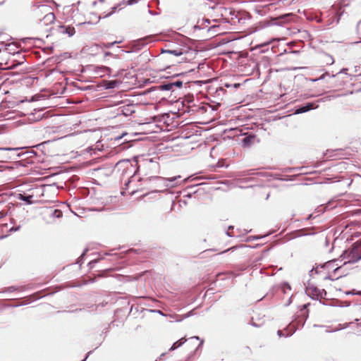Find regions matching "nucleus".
Here are the masks:
<instances>
[{
  "instance_id": "obj_21",
  "label": "nucleus",
  "mask_w": 361,
  "mask_h": 361,
  "mask_svg": "<svg viewBox=\"0 0 361 361\" xmlns=\"http://www.w3.org/2000/svg\"><path fill=\"white\" fill-rule=\"evenodd\" d=\"M44 18L50 21H53L54 19V15L53 13H49L47 15H46Z\"/></svg>"
},
{
  "instance_id": "obj_12",
  "label": "nucleus",
  "mask_w": 361,
  "mask_h": 361,
  "mask_svg": "<svg viewBox=\"0 0 361 361\" xmlns=\"http://www.w3.org/2000/svg\"><path fill=\"white\" fill-rule=\"evenodd\" d=\"M26 290H27V289L25 286H18V287L11 286V287H8L6 290V291L9 292V293H12V292H15V291L23 292V291H26Z\"/></svg>"
},
{
  "instance_id": "obj_20",
  "label": "nucleus",
  "mask_w": 361,
  "mask_h": 361,
  "mask_svg": "<svg viewBox=\"0 0 361 361\" xmlns=\"http://www.w3.org/2000/svg\"><path fill=\"white\" fill-rule=\"evenodd\" d=\"M346 327H348V324H344V325H341V324H340V325H339V328L336 329H334V330H328V329H327V330H326V332H336V331H338V330L343 329H345V328H346Z\"/></svg>"
},
{
  "instance_id": "obj_28",
  "label": "nucleus",
  "mask_w": 361,
  "mask_h": 361,
  "mask_svg": "<svg viewBox=\"0 0 361 361\" xmlns=\"http://www.w3.org/2000/svg\"><path fill=\"white\" fill-rule=\"evenodd\" d=\"M103 69H104L105 71H106V72H110V71H111L110 68H107V67H104V68H103Z\"/></svg>"
},
{
  "instance_id": "obj_27",
  "label": "nucleus",
  "mask_w": 361,
  "mask_h": 361,
  "mask_svg": "<svg viewBox=\"0 0 361 361\" xmlns=\"http://www.w3.org/2000/svg\"><path fill=\"white\" fill-rule=\"evenodd\" d=\"M91 353H92V351L88 352L87 354L86 355L85 357L82 361H85Z\"/></svg>"
},
{
  "instance_id": "obj_10",
  "label": "nucleus",
  "mask_w": 361,
  "mask_h": 361,
  "mask_svg": "<svg viewBox=\"0 0 361 361\" xmlns=\"http://www.w3.org/2000/svg\"><path fill=\"white\" fill-rule=\"evenodd\" d=\"M351 254L353 255V257H356L357 259H361V244L357 246H355L352 250Z\"/></svg>"
},
{
  "instance_id": "obj_5",
  "label": "nucleus",
  "mask_w": 361,
  "mask_h": 361,
  "mask_svg": "<svg viewBox=\"0 0 361 361\" xmlns=\"http://www.w3.org/2000/svg\"><path fill=\"white\" fill-rule=\"evenodd\" d=\"M292 16H293V14L291 13L282 14V15L279 16V17L272 18L271 20L276 21L275 24L281 25L283 23L288 22L289 20V18Z\"/></svg>"
},
{
  "instance_id": "obj_31",
  "label": "nucleus",
  "mask_w": 361,
  "mask_h": 361,
  "mask_svg": "<svg viewBox=\"0 0 361 361\" xmlns=\"http://www.w3.org/2000/svg\"><path fill=\"white\" fill-rule=\"evenodd\" d=\"M188 109L187 111H188V112H190V111H195V110H193V109L190 110V106L188 107Z\"/></svg>"
},
{
  "instance_id": "obj_24",
  "label": "nucleus",
  "mask_w": 361,
  "mask_h": 361,
  "mask_svg": "<svg viewBox=\"0 0 361 361\" xmlns=\"http://www.w3.org/2000/svg\"><path fill=\"white\" fill-rule=\"evenodd\" d=\"M338 78V75H332L331 79L334 80V82H332V83H334L337 80Z\"/></svg>"
},
{
  "instance_id": "obj_32",
  "label": "nucleus",
  "mask_w": 361,
  "mask_h": 361,
  "mask_svg": "<svg viewBox=\"0 0 361 361\" xmlns=\"http://www.w3.org/2000/svg\"><path fill=\"white\" fill-rule=\"evenodd\" d=\"M58 290H52L51 292H49V293H51V294H54V293H56Z\"/></svg>"
},
{
  "instance_id": "obj_3",
  "label": "nucleus",
  "mask_w": 361,
  "mask_h": 361,
  "mask_svg": "<svg viewBox=\"0 0 361 361\" xmlns=\"http://www.w3.org/2000/svg\"><path fill=\"white\" fill-rule=\"evenodd\" d=\"M309 305L310 303L305 304L302 305V308L300 309V311L302 312L300 315H298L297 318H295V322H297L298 326L302 327L305 325L309 315V311L306 310Z\"/></svg>"
},
{
  "instance_id": "obj_33",
  "label": "nucleus",
  "mask_w": 361,
  "mask_h": 361,
  "mask_svg": "<svg viewBox=\"0 0 361 361\" xmlns=\"http://www.w3.org/2000/svg\"><path fill=\"white\" fill-rule=\"evenodd\" d=\"M345 293L350 294V293H354L350 291V290H349V291L345 292Z\"/></svg>"
},
{
  "instance_id": "obj_41",
  "label": "nucleus",
  "mask_w": 361,
  "mask_h": 361,
  "mask_svg": "<svg viewBox=\"0 0 361 361\" xmlns=\"http://www.w3.org/2000/svg\"><path fill=\"white\" fill-rule=\"evenodd\" d=\"M339 268L335 269V271H338Z\"/></svg>"
},
{
  "instance_id": "obj_25",
  "label": "nucleus",
  "mask_w": 361,
  "mask_h": 361,
  "mask_svg": "<svg viewBox=\"0 0 361 361\" xmlns=\"http://www.w3.org/2000/svg\"><path fill=\"white\" fill-rule=\"evenodd\" d=\"M292 302V297H290L288 300V303L285 304L284 306H288Z\"/></svg>"
},
{
  "instance_id": "obj_26",
  "label": "nucleus",
  "mask_w": 361,
  "mask_h": 361,
  "mask_svg": "<svg viewBox=\"0 0 361 361\" xmlns=\"http://www.w3.org/2000/svg\"><path fill=\"white\" fill-rule=\"evenodd\" d=\"M314 327H321V328H324V327H326V326L324 325H318V324H314L313 325Z\"/></svg>"
},
{
  "instance_id": "obj_35",
  "label": "nucleus",
  "mask_w": 361,
  "mask_h": 361,
  "mask_svg": "<svg viewBox=\"0 0 361 361\" xmlns=\"http://www.w3.org/2000/svg\"><path fill=\"white\" fill-rule=\"evenodd\" d=\"M92 2L93 4H95L96 2H97V0H92Z\"/></svg>"
},
{
  "instance_id": "obj_30",
  "label": "nucleus",
  "mask_w": 361,
  "mask_h": 361,
  "mask_svg": "<svg viewBox=\"0 0 361 361\" xmlns=\"http://www.w3.org/2000/svg\"><path fill=\"white\" fill-rule=\"evenodd\" d=\"M239 86H240L239 83H235V84L233 85V87H235V88L238 87Z\"/></svg>"
},
{
  "instance_id": "obj_43",
  "label": "nucleus",
  "mask_w": 361,
  "mask_h": 361,
  "mask_svg": "<svg viewBox=\"0 0 361 361\" xmlns=\"http://www.w3.org/2000/svg\"><path fill=\"white\" fill-rule=\"evenodd\" d=\"M164 355H165V353H162V354L161 355V356H164Z\"/></svg>"
},
{
  "instance_id": "obj_1",
  "label": "nucleus",
  "mask_w": 361,
  "mask_h": 361,
  "mask_svg": "<svg viewBox=\"0 0 361 361\" xmlns=\"http://www.w3.org/2000/svg\"><path fill=\"white\" fill-rule=\"evenodd\" d=\"M310 298L314 300H319L320 303L324 305H328L331 307H348L350 305L348 302H341L335 299H328L323 298V295H307Z\"/></svg>"
},
{
  "instance_id": "obj_38",
  "label": "nucleus",
  "mask_w": 361,
  "mask_h": 361,
  "mask_svg": "<svg viewBox=\"0 0 361 361\" xmlns=\"http://www.w3.org/2000/svg\"><path fill=\"white\" fill-rule=\"evenodd\" d=\"M225 86H226V87H231V85H228V84H226V85H225Z\"/></svg>"
},
{
  "instance_id": "obj_42",
  "label": "nucleus",
  "mask_w": 361,
  "mask_h": 361,
  "mask_svg": "<svg viewBox=\"0 0 361 361\" xmlns=\"http://www.w3.org/2000/svg\"><path fill=\"white\" fill-rule=\"evenodd\" d=\"M252 325L257 326V325L255 323H252Z\"/></svg>"
},
{
  "instance_id": "obj_44",
  "label": "nucleus",
  "mask_w": 361,
  "mask_h": 361,
  "mask_svg": "<svg viewBox=\"0 0 361 361\" xmlns=\"http://www.w3.org/2000/svg\"><path fill=\"white\" fill-rule=\"evenodd\" d=\"M99 1H102V2L104 1V0H99Z\"/></svg>"
},
{
  "instance_id": "obj_17",
  "label": "nucleus",
  "mask_w": 361,
  "mask_h": 361,
  "mask_svg": "<svg viewBox=\"0 0 361 361\" xmlns=\"http://www.w3.org/2000/svg\"><path fill=\"white\" fill-rule=\"evenodd\" d=\"M189 339L190 340H194L195 339L196 341H200V343L198 344V345L196 347L195 350H198L199 348L200 347H202V345L204 343V340L203 339H200V338L199 336H192Z\"/></svg>"
},
{
  "instance_id": "obj_14",
  "label": "nucleus",
  "mask_w": 361,
  "mask_h": 361,
  "mask_svg": "<svg viewBox=\"0 0 361 361\" xmlns=\"http://www.w3.org/2000/svg\"><path fill=\"white\" fill-rule=\"evenodd\" d=\"M314 108V104H308L297 110L298 113H304Z\"/></svg>"
},
{
  "instance_id": "obj_19",
  "label": "nucleus",
  "mask_w": 361,
  "mask_h": 361,
  "mask_svg": "<svg viewBox=\"0 0 361 361\" xmlns=\"http://www.w3.org/2000/svg\"><path fill=\"white\" fill-rule=\"evenodd\" d=\"M52 215L56 218H60L62 216V212L59 209H54Z\"/></svg>"
},
{
  "instance_id": "obj_16",
  "label": "nucleus",
  "mask_w": 361,
  "mask_h": 361,
  "mask_svg": "<svg viewBox=\"0 0 361 361\" xmlns=\"http://www.w3.org/2000/svg\"><path fill=\"white\" fill-rule=\"evenodd\" d=\"M32 198H33L32 195L26 196L25 195L19 194V199L20 200L26 201V202H27L29 203H32V200H31Z\"/></svg>"
},
{
  "instance_id": "obj_11",
  "label": "nucleus",
  "mask_w": 361,
  "mask_h": 361,
  "mask_svg": "<svg viewBox=\"0 0 361 361\" xmlns=\"http://www.w3.org/2000/svg\"><path fill=\"white\" fill-rule=\"evenodd\" d=\"M351 254L353 255V257H356L357 259H361V244L357 246H355L352 250Z\"/></svg>"
},
{
  "instance_id": "obj_4",
  "label": "nucleus",
  "mask_w": 361,
  "mask_h": 361,
  "mask_svg": "<svg viewBox=\"0 0 361 361\" xmlns=\"http://www.w3.org/2000/svg\"><path fill=\"white\" fill-rule=\"evenodd\" d=\"M319 62L323 66H330L334 63V59L327 53H322L319 57Z\"/></svg>"
},
{
  "instance_id": "obj_7",
  "label": "nucleus",
  "mask_w": 361,
  "mask_h": 361,
  "mask_svg": "<svg viewBox=\"0 0 361 361\" xmlns=\"http://www.w3.org/2000/svg\"><path fill=\"white\" fill-rule=\"evenodd\" d=\"M256 136L250 135L248 136L245 137L242 140V145L243 147H248L251 146L255 141Z\"/></svg>"
},
{
  "instance_id": "obj_23",
  "label": "nucleus",
  "mask_w": 361,
  "mask_h": 361,
  "mask_svg": "<svg viewBox=\"0 0 361 361\" xmlns=\"http://www.w3.org/2000/svg\"><path fill=\"white\" fill-rule=\"evenodd\" d=\"M117 42H111V43H106V44H104V47H106V48H109L111 47V46H113L114 44H116Z\"/></svg>"
},
{
  "instance_id": "obj_40",
  "label": "nucleus",
  "mask_w": 361,
  "mask_h": 361,
  "mask_svg": "<svg viewBox=\"0 0 361 361\" xmlns=\"http://www.w3.org/2000/svg\"><path fill=\"white\" fill-rule=\"evenodd\" d=\"M356 293L361 294V291H357Z\"/></svg>"
},
{
  "instance_id": "obj_18",
  "label": "nucleus",
  "mask_w": 361,
  "mask_h": 361,
  "mask_svg": "<svg viewBox=\"0 0 361 361\" xmlns=\"http://www.w3.org/2000/svg\"><path fill=\"white\" fill-rule=\"evenodd\" d=\"M281 290L286 293V292L291 290V287L288 283H284L281 285Z\"/></svg>"
},
{
  "instance_id": "obj_39",
  "label": "nucleus",
  "mask_w": 361,
  "mask_h": 361,
  "mask_svg": "<svg viewBox=\"0 0 361 361\" xmlns=\"http://www.w3.org/2000/svg\"><path fill=\"white\" fill-rule=\"evenodd\" d=\"M324 77H325V75H322L321 78H324Z\"/></svg>"
},
{
  "instance_id": "obj_37",
  "label": "nucleus",
  "mask_w": 361,
  "mask_h": 361,
  "mask_svg": "<svg viewBox=\"0 0 361 361\" xmlns=\"http://www.w3.org/2000/svg\"><path fill=\"white\" fill-rule=\"evenodd\" d=\"M34 293L38 294V293H41V291H40V290H39V291H36V292H35Z\"/></svg>"
},
{
  "instance_id": "obj_6",
  "label": "nucleus",
  "mask_w": 361,
  "mask_h": 361,
  "mask_svg": "<svg viewBox=\"0 0 361 361\" xmlns=\"http://www.w3.org/2000/svg\"><path fill=\"white\" fill-rule=\"evenodd\" d=\"M59 30L60 33L67 34L69 37L73 36L75 32V27L71 25L60 26Z\"/></svg>"
},
{
  "instance_id": "obj_15",
  "label": "nucleus",
  "mask_w": 361,
  "mask_h": 361,
  "mask_svg": "<svg viewBox=\"0 0 361 361\" xmlns=\"http://www.w3.org/2000/svg\"><path fill=\"white\" fill-rule=\"evenodd\" d=\"M131 107H133V106H122L121 111L126 116L130 115L133 112H134L133 110L130 109Z\"/></svg>"
},
{
  "instance_id": "obj_22",
  "label": "nucleus",
  "mask_w": 361,
  "mask_h": 361,
  "mask_svg": "<svg viewBox=\"0 0 361 361\" xmlns=\"http://www.w3.org/2000/svg\"><path fill=\"white\" fill-rule=\"evenodd\" d=\"M170 53L174 54L175 56H180L182 54V52L178 50H170L169 51Z\"/></svg>"
},
{
  "instance_id": "obj_36",
  "label": "nucleus",
  "mask_w": 361,
  "mask_h": 361,
  "mask_svg": "<svg viewBox=\"0 0 361 361\" xmlns=\"http://www.w3.org/2000/svg\"><path fill=\"white\" fill-rule=\"evenodd\" d=\"M8 149H3V148H0V151H4V150H8Z\"/></svg>"
},
{
  "instance_id": "obj_34",
  "label": "nucleus",
  "mask_w": 361,
  "mask_h": 361,
  "mask_svg": "<svg viewBox=\"0 0 361 361\" xmlns=\"http://www.w3.org/2000/svg\"><path fill=\"white\" fill-rule=\"evenodd\" d=\"M159 298H162L164 296V295L162 294H160V295H157Z\"/></svg>"
},
{
  "instance_id": "obj_29",
  "label": "nucleus",
  "mask_w": 361,
  "mask_h": 361,
  "mask_svg": "<svg viewBox=\"0 0 361 361\" xmlns=\"http://www.w3.org/2000/svg\"><path fill=\"white\" fill-rule=\"evenodd\" d=\"M192 355H190L187 357V359H186V360H185V361H190V359H191V357H192Z\"/></svg>"
},
{
  "instance_id": "obj_2",
  "label": "nucleus",
  "mask_w": 361,
  "mask_h": 361,
  "mask_svg": "<svg viewBox=\"0 0 361 361\" xmlns=\"http://www.w3.org/2000/svg\"><path fill=\"white\" fill-rule=\"evenodd\" d=\"M37 295H28L27 296L21 298L19 301L11 302L7 305L8 307H16L32 303V302L37 300L42 297H35Z\"/></svg>"
},
{
  "instance_id": "obj_13",
  "label": "nucleus",
  "mask_w": 361,
  "mask_h": 361,
  "mask_svg": "<svg viewBox=\"0 0 361 361\" xmlns=\"http://www.w3.org/2000/svg\"><path fill=\"white\" fill-rule=\"evenodd\" d=\"M181 85H182L181 82H173V83H169V84L161 85V87L162 90H171L173 86L180 87Z\"/></svg>"
},
{
  "instance_id": "obj_8",
  "label": "nucleus",
  "mask_w": 361,
  "mask_h": 361,
  "mask_svg": "<svg viewBox=\"0 0 361 361\" xmlns=\"http://www.w3.org/2000/svg\"><path fill=\"white\" fill-rule=\"evenodd\" d=\"M289 328H291V330L289 333H288L286 335V337H288V336H292L297 330L298 329V326H295V325L294 324H290L289 326L287 327V330L289 329ZM277 334L279 337H281V336H285V335L283 334V331L281 330H278L277 331Z\"/></svg>"
},
{
  "instance_id": "obj_9",
  "label": "nucleus",
  "mask_w": 361,
  "mask_h": 361,
  "mask_svg": "<svg viewBox=\"0 0 361 361\" xmlns=\"http://www.w3.org/2000/svg\"><path fill=\"white\" fill-rule=\"evenodd\" d=\"M187 341V339L185 338H181L180 339L178 340L177 341L174 342L171 347L169 348V351L175 350L178 348L182 346L183 343H185Z\"/></svg>"
}]
</instances>
